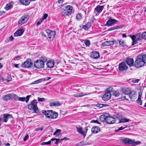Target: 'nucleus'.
Returning a JSON list of instances; mask_svg holds the SVG:
<instances>
[{
	"instance_id": "nucleus-1",
	"label": "nucleus",
	"mask_w": 146,
	"mask_h": 146,
	"mask_svg": "<svg viewBox=\"0 0 146 146\" xmlns=\"http://www.w3.org/2000/svg\"><path fill=\"white\" fill-rule=\"evenodd\" d=\"M42 113L46 117L51 119H56L58 116V113L52 110L44 111Z\"/></svg>"
},
{
	"instance_id": "nucleus-2",
	"label": "nucleus",
	"mask_w": 146,
	"mask_h": 146,
	"mask_svg": "<svg viewBox=\"0 0 146 146\" xmlns=\"http://www.w3.org/2000/svg\"><path fill=\"white\" fill-rule=\"evenodd\" d=\"M100 118L102 121H106L107 123L110 124H113L115 123V118L110 116H107L105 115H101Z\"/></svg>"
},
{
	"instance_id": "nucleus-3",
	"label": "nucleus",
	"mask_w": 146,
	"mask_h": 146,
	"mask_svg": "<svg viewBox=\"0 0 146 146\" xmlns=\"http://www.w3.org/2000/svg\"><path fill=\"white\" fill-rule=\"evenodd\" d=\"M141 57V54L138 56L137 58L134 63V65L135 67L140 68L143 66L144 65L145 63Z\"/></svg>"
},
{
	"instance_id": "nucleus-4",
	"label": "nucleus",
	"mask_w": 146,
	"mask_h": 146,
	"mask_svg": "<svg viewBox=\"0 0 146 146\" xmlns=\"http://www.w3.org/2000/svg\"><path fill=\"white\" fill-rule=\"evenodd\" d=\"M122 142L126 144H131L132 145L135 146L141 144L140 141H135L134 140L128 138H125L122 140Z\"/></svg>"
},
{
	"instance_id": "nucleus-5",
	"label": "nucleus",
	"mask_w": 146,
	"mask_h": 146,
	"mask_svg": "<svg viewBox=\"0 0 146 146\" xmlns=\"http://www.w3.org/2000/svg\"><path fill=\"white\" fill-rule=\"evenodd\" d=\"M72 9V7L70 5H67L63 8L62 12V15L63 16H69L71 14Z\"/></svg>"
},
{
	"instance_id": "nucleus-6",
	"label": "nucleus",
	"mask_w": 146,
	"mask_h": 146,
	"mask_svg": "<svg viewBox=\"0 0 146 146\" xmlns=\"http://www.w3.org/2000/svg\"><path fill=\"white\" fill-rule=\"evenodd\" d=\"M37 102L36 100L35 99L32 101L31 104L28 105V108L29 110H33L34 111L36 112L38 108L37 105Z\"/></svg>"
},
{
	"instance_id": "nucleus-7",
	"label": "nucleus",
	"mask_w": 146,
	"mask_h": 146,
	"mask_svg": "<svg viewBox=\"0 0 146 146\" xmlns=\"http://www.w3.org/2000/svg\"><path fill=\"white\" fill-rule=\"evenodd\" d=\"M112 90L113 88H108L102 97L103 100L104 101H107L110 99L111 96L110 92Z\"/></svg>"
},
{
	"instance_id": "nucleus-8",
	"label": "nucleus",
	"mask_w": 146,
	"mask_h": 146,
	"mask_svg": "<svg viewBox=\"0 0 146 146\" xmlns=\"http://www.w3.org/2000/svg\"><path fill=\"white\" fill-rule=\"evenodd\" d=\"M35 67L37 69H40L44 67V64L41 60H38L34 63Z\"/></svg>"
},
{
	"instance_id": "nucleus-9",
	"label": "nucleus",
	"mask_w": 146,
	"mask_h": 146,
	"mask_svg": "<svg viewBox=\"0 0 146 146\" xmlns=\"http://www.w3.org/2000/svg\"><path fill=\"white\" fill-rule=\"evenodd\" d=\"M29 18V16L27 15L23 16L19 20L18 24L19 26H21L25 23L28 20Z\"/></svg>"
},
{
	"instance_id": "nucleus-10",
	"label": "nucleus",
	"mask_w": 146,
	"mask_h": 146,
	"mask_svg": "<svg viewBox=\"0 0 146 146\" xmlns=\"http://www.w3.org/2000/svg\"><path fill=\"white\" fill-rule=\"evenodd\" d=\"M32 64V63L31 60L28 59L26 61L22 63L21 66L25 68H29L31 67Z\"/></svg>"
},
{
	"instance_id": "nucleus-11",
	"label": "nucleus",
	"mask_w": 146,
	"mask_h": 146,
	"mask_svg": "<svg viewBox=\"0 0 146 146\" xmlns=\"http://www.w3.org/2000/svg\"><path fill=\"white\" fill-rule=\"evenodd\" d=\"M46 32L48 34V38L50 39L51 40H52L55 36V32L54 31H51L49 29L46 30Z\"/></svg>"
},
{
	"instance_id": "nucleus-12",
	"label": "nucleus",
	"mask_w": 146,
	"mask_h": 146,
	"mask_svg": "<svg viewBox=\"0 0 146 146\" xmlns=\"http://www.w3.org/2000/svg\"><path fill=\"white\" fill-rule=\"evenodd\" d=\"M128 66L126 65L125 62H122L119 64V69L120 71H123L127 70Z\"/></svg>"
},
{
	"instance_id": "nucleus-13",
	"label": "nucleus",
	"mask_w": 146,
	"mask_h": 146,
	"mask_svg": "<svg viewBox=\"0 0 146 146\" xmlns=\"http://www.w3.org/2000/svg\"><path fill=\"white\" fill-rule=\"evenodd\" d=\"M117 21L114 19L111 18L110 17V19L107 21L106 25L108 26H110L115 23Z\"/></svg>"
},
{
	"instance_id": "nucleus-14",
	"label": "nucleus",
	"mask_w": 146,
	"mask_h": 146,
	"mask_svg": "<svg viewBox=\"0 0 146 146\" xmlns=\"http://www.w3.org/2000/svg\"><path fill=\"white\" fill-rule=\"evenodd\" d=\"M13 118L11 115L6 113L4 114L3 120L4 122H6L9 119Z\"/></svg>"
},
{
	"instance_id": "nucleus-15",
	"label": "nucleus",
	"mask_w": 146,
	"mask_h": 146,
	"mask_svg": "<svg viewBox=\"0 0 146 146\" xmlns=\"http://www.w3.org/2000/svg\"><path fill=\"white\" fill-rule=\"evenodd\" d=\"M136 93V91H131H131L129 94V98L131 99L132 100L133 99L135 100L136 99V97L135 95Z\"/></svg>"
},
{
	"instance_id": "nucleus-16",
	"label": "nucleus",
	"mask_w": 146,
	"mask_h": 146,
	"mask_svg": "<svg viewBox=\"0 0 146 146\" xmlns=\"http://www.w3.org/2000/svg\"><path fill=\"white\" fill-rule=\"evenodd\" d=\"M126 62L130 67L134 66V61L132 58H127L126 60Z\"/></svg>"
},
{
	"instance_id": "nucleus-17",
	"label": "nucleus",
	"mask_w": 146,
	"mask_h": 146,
	"mask_svg": "<svg viewBox=\"0 0 146 146\" xmlns=\"http://www.w3.org/2000/svg\"><path fill=\"white\" fill-rule=\"evenodd\" d=\"M115 42V41L114 40V41H106L104 42L103 44L102 45L104 46H110L111 45H113L114 44V42Z\"/></svg>"
},
{
	"instance_id": "nucleus-18",
	"label": "nucleus",
	"mask_w": 146,
	"mask_h": 146,
	"mask_svg": "<svg viewBox=\"0 0 146 146\" xmlns=\"http://www.w3.org/2000/svg\"><path fill=\"white\" fill-rule=\"evenodd\" d=\"M131 89L129 88H122L121 91L123 93L127 95L129 94L130 92Z\"/></svg>"
},
{
	"instance_id": "nucleus-19",
	"label": "nucleus",
	"mask_w": 146,
	"mask_h": 146,
	"mask_svg": "<svg viewBox=\"0 0 146 146\" xmlns=\"http://www.w3.org/2000/svg\"><path fill=\"white\" fill-rule=\"evenodd\" d=\"M104 8L103 6L98 5L95 8L94 12L95 13L96 11H97L98 13H100L102 11Z\"/></svg>"
},
{
	"instance_id": "nucleus-20",
	"label": "nucleus",
	"mask_w": 146,
	"mask_h": 146,
	"mask_svg": "<svg viewBox=\"0 0 146 146\" xmlns=\"http://www.w3.org/2000/svg\"><path fill=\"white\" fill-rule=\"evenodd\" d=\"M91 56L94 59H96L99 57V54L98 52L94 51L91 54Z\"/></svg>"
},
{
	"instance_id": "nucleus-21",
	"label": "nucleus",
	"mask_w": 146,
	"mask_h": 146,
	"mask_svg": "<svg viewBox=\"0 0 146 146\" xmlns=\"http://www.w3.org/2000/svg\"><path fill=\"white\" fill-rule=\"evenodd\" d=\"M54 62L53 60H49L46 64L48 67L51 68L53 67L54 65Z\"/></svg>"
},
{
	"instance_id": "nucleus-22",
	"label": "nucleus",
	"mask_w": 146,
	"mask_h": 146,
	"mask_svg": "<svg viewBox=\"0 0 146 146\" xmlns=\"http://www.w3.org/2000/svg\"><path fill=\"white\" fill-rule=\"evenodd\" d=\"M91 131L93 133H97L100 131V128L98 126L93 127L91 129Z\"/></svg>"
},
{
	"instance_id": "nucleus-23",
	"label": "nucleus",
	"mask_w": 146,
	"mask_h": 146,
	"mask_svg": "<svg viewBox=\"0 0 146 146\" xmlns=\"http://www.w3.org/2000/svg\"><path fill=\"white\" fill-rule=\"evenodd\" d=\"M24 32V30L23 29H20L15 33L14 35L15 36H21L22 35Z\"/></svg>"
},
{
	"instance_id": "nucleus-24",
	"label": "nucleus",
	"mask_w": 146,
	"mask_h": 146,
	"mask_svg": "<svg viewBox=\"0 0 146 146\" xmlns=\"http://www.w3.org/2000/svg\"><path fill=\"white\" fill-rule=\"evenodd\" d=\"M60 104L59 102L58 101H56L53 102H50L49 104V105L50 106L57 107L60 106Z\"/></svg>"
},
{
	"instance_id": "nucleus-25",
	"label": "nucleus",
	"mask_w": 146,
	"mask_h": 146,
	"mask_svg": "<svg viewBox=\"0 0 146 146\" xmlns=\"http://www.w3.org/2000/svg\"><path fill=\"white\" fill-rule=\"evenodd\" d=\"M90 94L89 93H81L79 94H76L74 95V96L76 97H82L84 96Z\"/></svg>"
},
{
	"instance_id": "nucleus-26",
	"label": "nucleus",
	"mask_w": 146,
	"mask_h": 146,
	"mask_svg": "<svg viewBox=\"0 0 146 146\" xmlns=\"http://www.w3.org/2000/svg\"><path fill=\"white\" fill-rule=\"evenodd\" d=\"M29 0H20V3L23 5H29L30 2Z\"/></svg>"
},
{
	"instance_id": "nucleus-27",
	"label": "nucleus",
	"mask_w": 146,
	"mask_h": 146,
	"mask_svg": "<svg viewBox=\"0 0 146 146\" xmlns=\"http://www.w3.org/2000/svg\"><path fill=\"white\" fill-rule=\"evenodd\" d=\"M11 97V94H8L4 96L3 99L4 100L8 101L10 99Z\"/></svg>"
},
{
	"instance_id": "nucleus-28",
	"label": "nucleus",
	"mask_w": 146,
	"mask_h": 146,
	"mask_svg": "<svg viewBox=\"0 0 146 146\" xmlns=\"http://www.w3.org/2000/svg\"><path fill=\"white\" fill-rule=\"evenodd\" d=\"M76 129L79 133L83 135L84 137H85L86 134L84 133V132L83 131L81 127H76Z\"/></svg>"
},
{
	"instance_id": "nucleus-29",
	"label": "nucleus",
	"mask_w": 146,
	"mask_h": 146,
	"mask_svg": "<svg viewBox=\"0 0 146 146\" xmlns=\"http://www.w3.org/2000/svg\"><path fill=\"white\" fill-rule=\"evenodd\" d=\"M130 120L129 119L125 118H122L119 120V123H125L129 121Z\"/></svg>"
},
{
	"instance_id": "nucleus-30",
	"label": "nucleus",
	"mask_w": 146,
	"mask_h": 146,
	"mask_svg": "<svg viewBox=\"0 0 146 146\" xmlns=\"http://www.w3.org/2000/svg\"><path fill=\"white\" fill-rule=\"evenodd\" d=\"M136 39L138 40H141L143 38L142 37V34L141 33H138L136 35Z\"/></svg>"
},
{
	"instance_id": "nucleus-31",
	"label": "nucleus",
	"mask_w": 146,
	"mask_h": 146,
	"mask_svg": "<svg viewBox=\"0 0 146 146\" xmlns=\"http://www.w3.org/2000/svg\"><path fill=\"white\" fill-rule=\"evenodd\" d=\"M91 26V23L90 22H88L83 27V28L85 29H86L89 28Z\"/></svg>"
},
{
	"instance_id": "nucleus-32",
	"label": "nucleus",
	"mask_w": 146,
	"mask_h": 146,
	"mask_svg": "<svg viewBox=\"0 0 146 146\" xmlns=\"http://www.w3.org/2000/svg\"><path fill=\"white\" fill-rule=\"evenodd\" d=\"M54 140H56L54 143L56 144H57L58 143L60 142L61 141V140L60 139H57L56 138H52L51 139V141H54Z\"/></svg>"
},
{
	"instance_id": "nucleus-33",
	"label": "nucleus",
	"mask_w": 146,
	"mask_h": 146,
	"mask_svg": "<svg viewBox=\"0 0 146 146\" xmlns=\"http://www.w3.org/2000/svg\"><path fill=\"white\" fill-rule=\"evenodd\" d=\"M13 7V5L10 3L7 4L5 7V9L7 10H8Z\"/></svg>"
},
{
	"instance_id": "nucleus-34",
	"label": "nucleus",
	"mask_w": 146,
	"mask_h": 146,
	"mask_svg": "<svg viewBox=\"0 0 146 146\" xmlns=\"http://www.w3.org/2000/svg\"><path fill=\"white\" fill-rule=\"evenodd\" d=\"M119 28V26H114V27L110 28L108 30V31H109L113 30L115 29H118Z\"/></svg>"
},
{
	"instance_id": "nucleus-35",
	"label": "nucleus",
	"mask_w": 146,
	"mask_h": 146,
	"mask_svg": "<svg viewBox=\"0 0 146 146\" xmlns=\"http://www.w3.org/2000/svg\"><path fill=\"white\" fill-rule=\"evenodd\" d=\"M42 80H43L42 79H39L38 80H36V81H34V82H33L31 83V84H38L39 83L41 82L42 81Z\"/></svg>"
},
{
	"instance_id": "nucleus-36",
	"label": "nucleus",
	"mask_w": 146,
	"mask_h": 146,
	"mask_svg": "<svg viewBox=\"0 0 146 146\" xmlns=\"http://www.w3.org/2000/svg\"><path fill=\"white\" fill-rule=\"evenodd\" d=\"M119 44L122 46H125L126 45L125 44V43L123 41V40L121 39L119 40Z\"/></svg>"
},
{
	"instance_id": "nucleus-37",
	"label": "nucleus",
	"mask_w": 146,
	"mask_h": 146,
	"mask_svg": "<svg viewBox=\"0 0 146 146\" xmlns=\"http://www.w3.org/2000/svg\"><path fill=\"white\" fill-rule=\"evenodd\" d=\"M140 80L139 79H136L135 78L133 79L131 81V82L133 83H137Z\"/></svg>"
},
{
	"instance_id": "nucleus-38",
	"label": "nucleus",
	"mask_w": 146,
	"mask_h": 146,
	"mask_svg": "<svg viewBox=\"0 0 146 146\" xmlns=\"http://www.w3.org/2000/svg\"><path fill=\"white\" fill-rule=\"evenodd\" d=\"M137 102L140 105L142 104V102L141 100V98H138L136 100Z\"/></svg>"
},
{
	"instance_id": "nucleus-39",
	"label": "nucleus",
	"mask_w": 146,
	"mask_h": 146,
	"mask_svg": "<svg viewBox=\"0 0 146 146\" xmlns=\"http://www.w3.org/2000/svg\"><path fill=\"white\" fill-rule=\"evenodd\" d=\"M51 143V140L47 142H43L41 143V145H50Z\"/></svg>"
},
{
	"instance_id": "nucleus-40",
	"label": "nucleus",
	"mask_w": 146,
	"mask_h": 146,
	"mask_svg": "<svg viewBox=\"0 0 146 146\" xmlns=\"http://www.w3.org/2000/svg\"><path fill=\"white\" fill-rule=\"evenodd\" d=\"M41 61H43V62H46L47 60V58L46 57L44 56H42L41 57Z\"/></svg>"
},
{
	"instance_id": "nucleus-41",
	"label": "nucleus",
	"mask_w": 146,
	"mask_h": 146,
	"mask_svg": "<svg viewBox=\"0 0 146 146\" xmlns=\"http://www.w3.org/2000/svg\"><path fill=\"white\" fill-rule=\"evenodd\" d=\"M18 100L19 101L24 102L25 100V98L24 97H19L18 99Z\"/></svg>"
},
{
	"instance_id": "nucleus-42",
	"label": "nucleus",
	"mask_w": 146,
	"mask_h": 146,
	"mask_svg": "<svg viewBox=\"0 0 146 146\" xmlns=\"http://www.w3.org/2000/svg\"><path fill=\"white\" fill-rule=\"evenodd\" d=\"M84 43L87 46H89L90 44V42L88 40H86L84 41Z\"/></svg>"
},
{
	"instance_id": "nucleus-43",
	"label": "nucleus",
	"mask_w": 146,
	"mask_h": 146,
	"mask_svg": "<svg viewBox=\"0 0 146 146\" xmlns=\"http://www.w3.org/2000/svg\"><path fill=\"white\" fill-rule=\"evenodd\" d=\"M113 92V95L115 97H118L119 96V93L118 92L114 91Z\"/></svg>"
},
{
	"instance_id": "nucleus-44",
	"label": "nucleus",
	"mask_w": 146,
	"mask_h": 146,
	"mask_svg": "<svg viewBox=\"0 0 146 146\" xmlns=\"http://www.w3.org/2000/svg\"><path fill=\"white\" fill-rule=\"evenodd\" d=\"M141 57L144 62L146 63V54H144L143 55H141Z\"/></svg>"
},
{
	"instance_id": "nucleus-45",
	"label": "nucleus",
	"mask_w": 146,
	"mask_h": 146,
	"mask_svg": "<svg viewBox=\"0 0 146 146\" xmlns=\"http://www.w3.org/2000/svg\"><path fill=\"white\" fill-rule=\"evenodd\" d=\"M103 104H98L96 105H93L92 106H96L97 107H99L101 108L103 107Z\"/></svg>"
},
{
	"instance_id": "nucleus-46",
	"label": "nucleus",
	"mask_w": 146,
	"mask_h": 146,
	"mask_svg": "<svg viewBox=\"0 0 146 146\" xmlns=\"http://www.w3.org/2000/svg\"><path fill=\"white\" fill-rule=\"evenodd\" d=\"M31 97V95H28L26 96V100L25 101V102L26 103H27L29 102V98Z\"/></svg>"
},
{
	"instance_id": "nucleus-47",
	"label": "nucleus",
	"mask_w": 146,
	"mask_h": 146,
	"mask_svg": "<svg viewBox=\"0 0 146 146\" xmlns=\"http://www.w3.org/2000/svg\"><path fill=\"white\" fill-rule=\"evenodd\" d=\"M126 127H123V126H121V127L117 129H116L115 130V132H117L118 131L121 130L123 129H124L126 128Z\"/></svg>"
},
{
	"instance_id": "nucleus-48",
	"label": "nucleus",
	"mask_w": 146,
	"mask_h": 146,
	"mask_svg": "<svg viewBox=\"0 0 146 146\" xmlns=\"http://www.w3.org/2000/svg\"><path fill=\"white\" fill-rule=\"evenodd\" d=\"M38 101L39 102H42L43 101H44L45 100V99L44 98H40L39 97H38Z\"/></svg>"
},
{
	"instance_id": "nucleus-49",
	"label": "nucleus",
	"mask_w": 146,
	"mask_h": 146,
	"mask_svg": "<svg viewBox=\"0 0 146 146\" xmlns=\"http://www.w3.org/2000/svg\"><path fill=\"white\" fill-rule=\"evenodd\" d=\"M142 37L143 39H146V32H144L142 34Z\"/></svg>"
},
{
	"instance_id": "nucleus-50",
	"label": "nucleus",
	"mask_w": 146,
	"mask_h": 146,
	"mask_svg": "<svg viewBox=\"0 0 146 146\" xmlns=\"http://www.w3.org/2000/svg\"><path fill=\"white\" fill-rule=\"evenodd\" d=\"M43 20V19L42 18L40 19L36 23L37 25L38 26L40 25L42 22Z\"/></svg>"
},
{
	"instance_id": "nucleus-51",
	"label": "nucleus",
	"mask_w": 146,
	"mask_h": 146,
	"mask_svg": "<svg viewBox=\"0 0 146 146\" xmlns=\"http://www.w3.org/2000/svg\"><path fill=\"white\" fill-rule=\"evenodd\" d=\"M8 78L9 79L7 80V82H9L11 81L12 80V78H11V76L10 75H8Z\"/></svg>"
},
{
	"instance_id": "nucleus-52",
	"label": "nucleus",
	"mask_w": 146,
	"mask_h": 146,
	"mask_svg": "<svg viewBox=\"0 0 146 146\" xmlns=\"http://www.w3.org/2000/svg\"><path fill=\"white\" fill-rule=\"evenodd\" d=\"M48 16V15L47 14H45L43 16L42 18L43 20H44L45 19H46Z\"/></svg>"
},
{
	"instance_id": "nucleus-53",
	"label": "nucleus",
	"mask_w": 146,
	"mask_h": 146,
	"mask_svg": "<svg viewBox=\"0 0 146 146\" xmlns=\"http://www.w3.org/2000/svg\"><path fill=\"white\" fill-rule=\"evenodd\" d=\"M82 18L81 15L80 14H78L76 16V18L77 19H80Z\"/></svg>"
},
{
	"instance_id": "nucleus-54",
	"label": "nucleus",
	"mask_w": 146,
	"mask_h": 146,
	"mask_svg": "<svg viewBox=\"0 0 146 146\" xmlns=\"http://www.w3.org/2000/svg\"><path fill=\"white\" fill-rule=\"evenodd\" d=\"M61 130L60 129H57L56 130V131H55L54 133H53V135H56L57 133H59L60 132Z\"/></svg>"
},
{
	"instance_id": "nucleus-55",
	"label": "nucleus",
	"mask_w": 146,
	"mask_h": 146,
	"mask_svg": "<svg viewBox=\"0 0 146 146\" xmlns=\"http://www.w3.org/2000/svg\"><path fill=\"white\" fill-rule=\"evenodd\" d=\"M29 137V135L27 134L23 139L24 141H26L28 139Z\"/></svg>"
},
{
	"instance_id": "nucleus-56",
	"label": "nucleus",
	"mask_w": 146,
	"mask_h": 146,
	"mask_svg": "<svg viewBox=\"0 0 146 146\" xmlns=\"http://www.w3.org/2000/svg\"><path fill=\"white\" fill-rule=\"evenodd\" d=\"M11 97H13L15 99L17 98L18 99L19 98L18 96L17 95L14 94H11Z\"/></svg>"
},
{
	"instance_id": "nucleus-57",
	"label": "nucleus",
	"mask_w": 146,
	"mask_h": 146,
	"mask_svg": "<svg viewBox=\"0 0 146 146\" xmlns=\"http://www.w3.org/2000/svg\"><path fill=\"white\" fill-rule=\"evenodd\" d=\"M51 78L49 77H47L45 78L44 79H42L44 81H47L50 79Z\"/></svg>"
},
{
	"instance_id": "nucleus-58",
	"label": "nucleus",
	"mask_w": 146,
	"mask_h": 146,
	"mask_svg": "<svg viewBox=\"0 0 146 146\" xmlns=\"http://www.w3.org/2000/svg\"><path fill=\"white\" fill-rule=\"evenodd\" d=\"M142 92L140 91L138 92V97L139 98H141V96L142 95Z\"/></svg>"
},
{
	"instance_id": "nucleus-59",
	"label": "nucleus",
	"mask_w": 146,
	"mask_h": 146,
	"mask_svg": "<svg viewBox=\"0 0 146 146\" xmlns=\"http://www.w3.org/2000/svg\"><path fill=\"white\" fill-rule=\"evenodd\" d=\"M88 128H90V127L89 126H88V127H86L85 128V131H84V133H86L87 132V131L88 129Z\"/></svg>"
},
{
	"instance_id": "nucleus-60",
	"label": "nucleus",
	"mask_w": 146,
	"mask_h": 146,
	"mask_svg": "<svg viewBox=\"0 0 146 146\" xmlns=\"http://www.w3.org/2000/svg\"><path fill=\"white\" fill-rule=\"evenodd\" d=\"M137 39H135V40H133V42L132 44V45H134L135 44L137 43Z\"/></svg>"
},
{
	"instance_id": "nucleus-61",
	"label": "nucleus",
	"mask_w": 146,
	"mask_h": 146,
	"mask_svg": "<svg viewBox=\"0 0 146 146\" xmlns=\"http://www.w3.org/2000/svg\"><path fill=\"white\" fill-rule=\"evenodd\" d=\"M131 38L132 40H135L136 39V36L133 35H132L131 37Z\"/></svg>"
},
{
	"instance_id": "nucleus-62",
	"label": "nucleus",
	"mask_w": 146,
	"mask_h": 146,
	"mask_svg": "<svg viewBox=\"0 0 146 146\" xmlns=\"http://www.w3.org/2000/svg\"><path fill=\"white\" fill-rule=\"evenodd\" d=\"M43 127H41L40 128H37V129H36L35 130L36 131H39V130H42L43 129Z\"/></svg>"
},
{
	"instance_id": "nucleus-63",
	"label": "nucleus",
	"mask_w": 146,
	"mask_h": 146,
	"mask_svg": "<svg viewBox=\"0 0 146 146\" xmlns=\"http://www.w3.org/2000/svg\"><path fill=\"white\" fill-rule=\"evenodd\" d=\"M14 39V38L12 36H11L9 38V41H12Z\"/></svg>"
},
{
	"instance_id": "nucleus-64",
	"label": "nucleus",
	"mask_w": 146,
	"mask_h": 146,
	"mask_svg": "<svg viewBox=\"0 0 146 146\" xmlns=\"http://www.w3.org/2000/svg\"><path fill=\"white\" fill-rule=\"evenodd\" d=\"M92 121V122L95 123H97L98 124H100V123L97 120H93Z\"/></svg>"
}]
</instances>
